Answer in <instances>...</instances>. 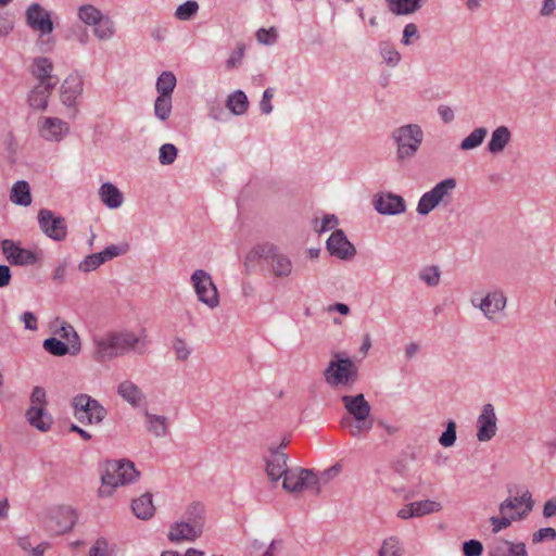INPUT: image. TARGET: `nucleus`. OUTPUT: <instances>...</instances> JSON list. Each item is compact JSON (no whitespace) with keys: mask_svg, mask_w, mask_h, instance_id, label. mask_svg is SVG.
Segmentation results:
<instances>
[{"mask_svg":"<svg viewBox=\"0 0 556 556\" xmlns=\"http://www.w3.org/2000/svg\"><path fill=\"white\" fill-rule=\"evenodd\" d=\"M146 348V336H138L130 330H111L93 338V358L98 362H108L130 351L142 354Z\"/></svg>","mask_w":556,"mask_h":556,"instance_id":"1","label":"nucleus"},{"mask_svg":"<svg viewBox=\"0 0 556 556\" xmlns=\"http://www.w3.org/2000/svg\"><path fill=\"white\" fill-rule=\"evenodd\" d=\"M258 262H264L269 267L271 275L279 279L288 278L293 270L290 257L268 242L257 244L247 253L244 260L247 271H252Z\"/></svg>","mask_w":556,"mask_h":556,"instance_id":"2","label":"nucleus"},{"mask_svg":"<svg viewBox=\"0 0 556 556\" xmlns=\"http://www.w3.org/2000/svg\"><path fill=\"white\" fill-rule=\"evenodd\" d=\"M341 401L346 412L353 417L343 419V426L349 428L352 437L357 438L367 433L372 428V420L369 419L371 407L366 401L364 394L343 395Z\"/></svg>","mask_w":556,"mask_h":556,"instance_id":"3","label":"nucleus"},{"mask_svg":"<svg viewBox=\"0 0 556 556\" xmlns=\"http://www.w3.org/2000/svg\"><path fill=\"white\" fill-rule=\"evenodd\" d=\"M138 476L139 472L136 470L134 463L129 460L108 462L102 476L100 493L111 495L113 489L132 482Z\"/></svg>","mask_w":556,"mask_h":556,"instance_id":"4","label":"nucleus"},{"mask_svg":"<svg viewBox=\"0 0 556 556\" xmlns=\"http://www.w3.org/2000/svg\"><path fill=\"white\" fill-rule=\"evenodd\" d=\"M391 138L396 146V157L404 161L417 153L424 140V131L417 124H407L395 128Z\"/></svg>","mask_w":556,"mask_h":556,"instance_id":"5","label":"nucleus"},{"mask_svg":"<svg viewBox=\"0 0 556 556\" xmlns=\"http://www.w3.org/2000/svg\"><path fill=\"white\" fill-rule=\"evenodd\" d=\"M325 381L331 387L349 386L356 381L357 366L342 353L333 354L324 371Z\"/></svg>","mask_w":556,"mask_h":556,"instance_id":"6","label":"nucleus"},{"mask_svg":"<svg viewBox=\"0 0 556 556\" xmlns=\"http://www.w3.org/2000/svg\"><path fill=\"white\" fill-rule=\"evenodd\" d=\"M456 179L452 177L445 178L440 182L435 184L432 189L425 192L420 197L417 203V213L419 215L426 216L439 205L450 204L452 193L456 188Z\"/></svg>","mask_w":556,"mask_h":556,"instance_id":"7","label":"nucleus"},{"mask_svg":"<svg viewBox=\"0 0 556 556\" xmlns=\"http://www.w3.org/2000/svg\"><path fill=\"white\" fill-rule=\"evenodd\" d=\"M47 395L41 387H35L30 394V405L25 413L28 424L40 432H48L53 419L47 409Z\"/></svg>","mask_w":556,"mask_h":556,"instance_id":"8","label":"nucleus"},{"mask_svg":"<svg viewBox=\"0 0 556 556\" xmlns=\"http://www.w3.org/2000/svg\"><path fill=\"white\" fill-rule=\"evenodd\" d=\"M74 416L85 425H98L106 416V409L88 394H78L72 401Z\"/></svg>","mask_w":556,"mask_h":556,"instance_id":"9","label":"nucleus"},{"mask_svg":"<svg viewBox=\"0 0 556 556\" xmlns=\"http://www.w3.org/2000/svg\"><path fill=\"white\" fill-rule=\"evenodd\" d=\"M38 224L40 230L54 241H63L67 237V223L64 217L51 210L41 208L38 212Z\"/></svg>","mask_w":556,"mask_h":556,"instance_id":"10","label":"nucleus"},{"mask_svg":"<svg viewBox=\"0 0 556 556\" xmlns=\"http://www.w3.org/2000/svg\"><path fill=\"white\" fill-rule=\"evenodd\" d=\"M39 137L47 142H61L70 134L67 122L53 116H41L37 121Z\"/></svg>","mask_w":556,"mask_h":556,"instance_id":"11","label":"nucleus"},{"mask_svg":"<svg viewBox=\"0 0 556 556\" xmlns=\"http://www.w3.org/2000/svg\"><path fill=\"white\" fill-rule=\"evenodd\" d=\"M77 522L76 511L70 506H59L50 510L46 527L54 534L71 531Z\"/></svg>","mask_w":556,"mask_h":556,"instance_id":"12","label":"nucleus"},{"mask_svg":"<svg viewBox=\"0 0 556 556\" xmlns=\"http://www.w3.org/2000/svg\"><path fill=\"white\" fill-rule=\"evenodd\" d=\"M282 488L288 492H301L306 489L319 491L317 476L311 469H290L282 480Z\"/></svg>","mask_w":556,"mask_h":556,"instance_id":"13","label":"nucleus"},{"mask_svg":"<svg viewBox=\"0 0 556 556\" xmlns=\"http://www.w3.org/2000/svg\"><path fill=\"white\" fill-rule=\"evenodd\" d=\"M497 418L494 407L491 403L482 406L477 419V439L480 442L492 440L497 431Z\"/></svg>","mask_w":556,"mask_h":556,"instance_id":"14","label":"nucleus"},{"mask_svg":"<svg viewBox=\"0 0 556 556\" xmlns=\"http://www.w3.org/2000/svg\"><path fill=\"white\" fill-rule=\"evenodd\" d=\"M326 248L331 256L348 261L356 254L355 247L350 242L343 230H334L326 242Z\"/></svg>","mask_w":556,"mask_h":556,"instance_id":"15","label":"nucleus"},{"mask_svg":"<svg viewBox=\"0 0 556 556\" xmlns=\"http://www.w3.org/2000/svg\"><path fill=\"white\" fill-rule=\"evenodd\" d=\"M506 303L507 299L501 290L489 292L480 302H477L476 299H471L472 306L479 308L489 320L494 319L497 313L503 312L506 307Z\"/></svg>","mask_w":556,"mask_h":556,"instance_id":"16","label":"nucleus"},{"mask_svg":"<svg viewBox=\"0 0 556 556\" xmlns=\"http://www.w3.org/2000/svg\"><path fill=\"white\" fill-rule=\"evenodd\" d=\"M375 210L382 215H399L406 211L405 200L392 192H381L372 201Z\"/></svg>","mask_w":556,"mask_h":556,"instance_id":"17","label":"nucleus"},{"mask_svg":"<svg viewBox=\"0 0 556 556\" xmlns=\"http://www.w3.org/2000/svg\"><path fill=\"white\" fill-rule=\"evenodd\" d=\"M286 445L282 443L279 447L270 450L269 455L266 458V473L270 481L276 482L280 478L285 479V476L289 473L287 465L288 456L282 452Z\"/></svg>","mask_w":556,"mask_h":556,"instance_id":"18","label":"nucleus"},{"mask_svg":"<svg viewBox=\"0 0 556 556\" xmlns=\"http://www.w3.org/2000/svg\"><path fill=\"white\" fill-rule=\"evenodd\" d=\"M84 92V78L78 73L70 74L61 85V101L66 106H75Z\"/></svg>","mask_w":556,"mask_h":556,"instance_id":"19","label":"nucleus"},{"mask_svg":"<svg viewBox=\"0 0 556 556\" xmlns=\"http://www.w3.org/2000/svg\"><path fill=\"white\" fill-rule=\"evenodd\" d=\"M28 26L41 35L50 34L53 30V23L50 14L38 3H33L26 11Z\"/></svg>","mask_w":556,"mask_h":556,"instance_id":"20","label":"nucleus"},{"mask_svg":"<svg viewBox=\"0 0 556 556\" xmlns=\"http://www.w3.org/2000/svg\"><path fill=\"white\" fill-rule=\"evenodd\" d=\"M2 252L12 265H31L38 261L34 252L18 247L12 240H3Z\"/></svg>","mask_w":556,"mask_h":556,"instance_id":"21","label":"nucleus"},{"mask_svg":"<svg viewBox=\"0 0 556 556\" xmlns=\"http://www.w3.org/2000/svg\"><path fill=\"white\" fill-rule=\"evenodd\" d=\"M202 532V526L195 521H177L175 522L168 531V539L174 543H179L182 541H193L197 539Z\"/></svg>","mask_w":556,"mask_h":556,"instance_id":"22","label":"nucleus"},{"mask_svg":"<svg viewBox=\"0 0 556 556\" xmlns=\"http://www.w3.org/2000/svg\"><path fill=\"white\" fill-rule=\"evenodd\" d=\"M531 494L529 492L523 493L520 496H513L506 498L500 505V513L505 515L507 510H515L510 515H515L518 519L527 516L532 510Z\"/></svg>","mask_w":556,"mask_h":556,"instance_id":"23","label":"nucleus"},{"mask_svg":"<svg viewBox=\"0 0 556 556\" xmlns=\"http://www.w3.org/2000/svg\"><path fill=\"white\" fill-rule=\"evenodd\" d=\"M117 394L132 407H138L146 402L143 391L130 380H124L117 386Z\"/></svg>","mask_w":556,"mask_h":556,"instance_id":"24","label":"nucleus"},{"mask_svg":"<svg viewBox=\"0 0 556 556\" xmlns=\"http://www.w3.org/2000/svg\"><path fill=\"white\" fill-rule=\"evenodd\" d=\"M427 0H386L389 11L396 16L417 13Z\"/></svg>","mask_w":556,"mask_h":556,"instance_id":"25","label":"nucleus"},{"mask_svg":"<svg viewBox=\"0 0 556 556\" xmlns=\"http://www.w3.org/2000/svg\"><path fill=\"white\" fill-rule=\"evenodd\" d=\"M510 139L511 132L508 127L500 126L492 131L486 149L491 154H498L504 151Z\"/></svg>","mask_w":556,"mask_h":556,"instance_id":"26","label":"nucleus"},{"mask_svg":"<svg viewBox=\"0 0 556 556\" xmlns=\"http://www.w3.org/2000/svg\"><path fill=\"white\" fill-rule=\"evenodd\" d=\"M53 64L47 58H38L34 61L33 73L39 80L38 85L48 86V83L53 81V87L56 85L58 79L52 76Z\"/></svg>","mask_w":556,"mask_h":556,"instance_id":"27","label":"nucleus"},{"mask_svg":"<svg viewBox=\"0 0 556 556\" xmlns=\"http://www.w3.org/2000/svg\"><path fill=\"white\" fill-rule=\"evenodd\" d=\"M53 88V81L48 83V86H35L28 94V103L30 108L35 110H45L48 105V99Z\"/></svg>","mask_w":556,"mask_h":556,"instance_id":"28","label":"nucleus"},{"mask_svg":"<svg viewBox=\"0 0 556 556\" xmlns=\"http://www.w3.org/2000/svg\"><path fill=\"white\" fill-rule=\"evenodd\" d=\"M102 203L109 208H117L123 204L124 197L119 189L111 182H104L99 189Z\"/></svg>","mask_w":556,"mask_h":556,"instance_id":"29","label":"nucleus"},{"mask_svg":"<svg viewBox=\"0 0 556 556\" xmlns=\"http://www.w3.org/2000/svg\"><path fill=\"white\" fill-rule=\"evenodd\" d=\"M491 556H528L526 545L523 543H511L509 541L497 542L492 552Z\"/></svg>","mask_w":556,"mask_h":556,"instance_id":"30","label":"nucleus"},{"mask_svg":"<svg viewBox=\"0 0 556 556\" xmlns=\"http://www.w3.org/2000/svg\"><path fill=\"white\" fill-rule=\"evenodd\" d=\"M226 108L237 116H242L248 112L249 99L244 91L236 90L228 94L226 100Z\"/></svg>","mask_w":556,"mask_h":556,"instance_id":"31","label":"nucleus"},{"mask_svg":"<svg viewBox=\"0 0 556 556\" xmlns=\"http://www.w3.org/2000/svg\"><path fill=\"white\" fill-rule=\"evenodd\" d=\"M10 200L21 206H28L31 204V194L28 182L21 180L12 186L10 192Z\"/></svg>","mask_w":556,"mask_h":556,"instance_id":"32","label":"nucleus"},{"mask_svg":"<svg viewBox=\"0 0 556 556\" xmlns=\"http://www.w3.org/2000/svg\"><path fill=\"white\" fill-rule=\"evenodd\" d=\"M378 53L382 58L383 62L390 67L397 66L402 59L394 45L388 40H381L378 43Z\"/></svg>","mask_w":556,"mask_h":556,"instance_id":"33","label":"nucleus"},{"mask_svg":"<svg viewBox=\"0 0 556 556\" xmlns=\"http://www.w3.org/2000/svg\"><path fill=\"white\" fill-rule=\"evenodd\" d=\"M132 510L135 515L140 519H149L154 514V506L152 496L150 494H143L140 497L134 500Z\"/></svg>","mask_w":556,"mask_h":556,"instance_id":"34","label":"nucleus"},{"mask_svg":"<svg viewBox=\"0 0 556 556\" xmlns=\"http://www.w3.org/2000/svg\"><path fill=\"white\" fill-rule=\"evenodd\" d=\"M176 84L177 79L174 73L165 71L157 77L155 88L160 97L172 98Z\"/></svg>","mask_w":556,"mask_h":556,"instance_id":"35","label":"nucleus"},{"mask_svg":"<svg viewBox=\"0 0 556 556\" xmlns=\"http://www.w3.org/2000/svg\"><path fill=\"white\" fill-rule=\"evenodd\" d=\"M58 333L62 339L66 340L67 344L71 345L72 355H76L80 352L79 337L72 325L61 323Z\"/></svg>","mask_w":556,"mask_h":556,"instance_id":"36","label":"nucleus"},{"mask_svg":"<svg viewBox=\"0 0 556 556\" xmlns=\"http://www.w3.org/2000/svg\"><path fill=\"white\" fill-rule=\"evenodd\" d=\"M208 276L206 271L202 269L195 270L191 276V283L198 295V299L205 304H208L207 290L205 285Z\"/></svg>","mask_w":556,"mask_h":556,"instance_id":"37","label":"nucleus"},{"mask_svg":"<svg viewBox=\"0 0 556 556\" xmlns=\"http://www.w3.org/2000/svg\"><path fill=\"white\" fill-rule=\"evenodd\" d=\"M488 135L485 127H478L473 129L459 144L460 150L469 151L480 147Z\"/></svg>","mask_w":556,"mask_h":556,"instance_id":"38","label":"nucleus"},{"mask_svg":"<svg viewBox=\"0 0 556 556\" xmlns=\"http://www.w3.org/2000/svg\"><path fill=\"white\" fill-rule=\"evenodd\" d=\"M92 27L93 34L99 40H109L115 34L114 22L105 15H103Z\"/></svg>","mask_w":556,"mask_h":556,"instance_id":"39","label":"nucleus"},{"mask_svg":"<svg viewBox=\"0 0 556 556\" xmlns=\"http://www.w3.org/2000/svg\"><path fill=\"white\" fill-rule=\"evenodd\" d=\"M78 18L88 26H93L104 15L92 4H83L77 10Z\"/></svg>","mask_w":556,"mask_h":556,"instance_id":"40","label":"nucleus"},{"mask_svg":"<svg viewBox=\"0 0 556 556\" xmlns=\"http://www.w3.org/2000/svg\"><path fill=\"white\" fill-rule=\"evenodd\" d=\"M403 548L399 538L389 536L383 540L378 551V556H402Z\"/></svg>","mask_w":556,"mask_h":556,"instance_id":"41","label":"nucleus"},{"mask_svg":"<svg viewBox=\"0 0 556 556\" xmlns=\"http://www.w3.org/2000/svg\"><path fill=\"white\" fill-rule=\"evenodd\" d=\"M148 430L155 437H164L167 433V420L164 416H157L147 413Z\"/></svg>","mask_w":556,"mask_h":556,"instance_id":"42","label":"nucleus"},{"mask_svg":"<svg viewBox=\"0 0 556 556\" xmlns=\"http://www.w3.org/2000/svg\"><path fill=\"white\" fill-rule=\"evenodd\" d=\"M414 509L416 518L439 513L442 509L441 503L432 500H422L414 502Z\"/></svg>","mask_w":556,"mask_h":556,"instance_id":"43","label":"nucleus"},{"mask_svg":"<svg viewBox=\"0 0 556 556\" xmlns=\"http://www.w3.org/2000/svg\"><path fill=\"white\" fill-rule=\"evenodd\" d=\"M172 98L157 96L154 101V115L160 121H166L172 113Z\"/></svg>","mask_w":556,"mask_h":556,"instance_id":"44","label":"nucleus"},{"mask_svg":"<svg viewBox=\"0 0 556 556\" xmlns=\"http://www.w3.org/2000/svg\"><path fill=\"white\" fill-rule=\"evenodd\" d=\"M199 11V4L197 1L189 0L178 5L175 11V17L179 21L192 20Z\"/></svg>","mask_w":556,"mask_h":556,"instance_id":"45","label":"nucleus"},{"mask_svg":"<svg viewBox=\"0 0 556 556\" xmlns=\"http://www.w3.org/2000/svg\"><path fill=\"white\" fill-rule=\"evenodd\" d=\"M43 348L47 352L55 356L71 354V345L55 338H49L43 341Z\"/></svg>","mask_w":556,"mask_h":556,"instance_id":"46","label":"nucleus"},{"mask_svg":"<svg viewBox=\"0 0 556 556\" xmlns=\"http://www.w3.org/2000/svg\"><path fill=\"white\" fill-rule=\"evenodd\" d=\"M178 154L177 148L172 143H164L159 150V161L162 165H170L174 163Z\"/></svg>","mask_w":556,"mask_h":556,"instance_id":"47","label":"nucleus"},{"mask_svg":"<svg viewBox=\"0 0 556 556\" xmlns=\"http://www.w3.org/2000/svg\"><path fill=\"white\" fill-rule=\"evenodd\" d=\"M456 439V424L454 420H448L445 430L439 438V443L443 447H451L455 444Z\"/></svg>","mask_w":556,"mask_h":556,"instance_id":"48","label":"nucleus"},{"mask_svg":"<svg viewBox=\"0 0 556 556\" xmlns=\"http://www.w3.org/2000/svg\"><path fill=\"white\" fill-rule=\"evenodd\" d=\"M440 269L438 266H427L419 273V278L429 287H435L440 281Z\"/></svg>","mask_w":556,"mask_h":556,"instance_id":"49","label":"nucleus"},{"mask_svg":"<svg viewBox=\"0 0 556 556\" xmlns=\"http://www.w3.org/2000/svg\"><path fill=\"white\" fill-rule=\"evenodd\" d=\"M256 40L264 46H273L277 42L278 33L275 27L260 28L255 34Z\"/></svg>","mask_w":556,"mask_h":556,"instance_id":"50","label":"nucleus"},{"mask_svg":"<svg viewBox=\"0 0 556 556\" xmlns=\"http://www.w3.org/2000/svg\"><path fill=\"white\" fill-rule=\"evenodd\" d=\"M173 350L178 361H187L191 355V348L188 345L186 340L181 338H175L173 340Z\"/></svg>","mask_w":556,"mask_h":556,"instance_id":"51","label":"nucleus"},{"mask_svg":"<svg viewBox=\"0 0 556 556\" xmlns=\"http://www.w3.org/2000/svg\"><path fill=\"white\" fill-rule=\"evenodd\" d=\"M103 264V258L99 253L90 254L84 258L78 265V269L83 273H89L97 269Z\"/></svg>","mask_w":556,"mask_h":556,"instance_id":"52","label":"nucleus"},{"mask_svg":"<svg viewBox=\"0 0 556 556\" xmlns=\"http://www.w3.org/2000/svg\"><path fill=\"white\" fill-rule=\"evenodd\" d=\"M245 53L244 43H239L226 61V67L232 70L241 65Z\"/></svg>","mask_w":556,"mask_h":556,"instance_id":"53","label":"nucleus"},{"mask_svg":"<svg viewBox=\"0 0 556 556\" xmlns=\"http://www.w3.org/2000/svg\"><path fill=\"white\" fill-rule=\"evenodd\" d=\"M517 520L515 515H502V517H491L490 522L492 525V530L494 533H497L506 528H508L513 521Z\"/></svg>","mask_w":556,"mask_h":556,"instance_id":"54","label":"nucleus"},{"mask_svg":"<svg viewBox=\"0 0 556 556\" xmlns=\"http://www.w3.org/2000/svg\"><path fill=\"white\" fill-rule=\"evenodd\" d=\"M128 251V245H110L106 247L103 251H101L99 254L103 258V263H105L109 260H112L116 256L123 255Z\"/></svg>","mask_w":556,"mask_h":556,"instance_id":"55","label":"nucleus"},{"mask_svg":"<svg viewBox=\"0 0 556 556\" xmlns=\"http://www.w3.org/2000/svg\"><path fill=\"white\" fill-rule=\"evenodd\" d=\"M89 556H110L108 541L104 538H99L91 546Z\"/></svg>","mask_w":556,"mask_h":556,"instance_id":"56","label":"nucleus"},{"mask_svg":"<svg viewBox=\"0 0 556 556\" xmlns=\"http://www.w3.org/2000/svg\"><path fill=\"white\" fill-rule=\"evenodd\" d=\"M482 551V543L477 540H469L463 544V553L465 556H480Z\"/></svg>","mask_w":556,"mask_h":556,"instance_id":"57","label":"nucleus"},{"mask_svg":"<svg viewBox=\"0 0 556 556\" xmlns=\"http://www.w3.org/2000/svg\"><path fill=\"white\" fill-rule=\"evenodd\" d=\"M274 97V89L267 88L264 90L260 101V110L263 114L268 115L273 112L271 99Z\"/></svg>","mask_w":556,"mask_h":556,"instance_id":"58","label":"nucleus"},{"mask_svg":"<svg viewBox=\"0 0 556 556\" xmlns=\"http://www.w3.org/2000/svg\"><path fill=\"white\" fill-rule=\"evenodd\" d=\"M556 538V530L551 527L542 528L535 531L532 535L533 543H541L546 540H554Z\"/></svg>","mask_w":556,"mask_h":556,"instance_id":"59","label":"nucleus"},{"mask_svg":"<svg viewBox=\"0 0 556 556\" xmlns=\"http://www.w3.org/2000/svg\"><path fill=\"white\" fill-rule=\"evenodd\" d=\"M341 471V465L334 464L333 466L323 470L317 477V484L319 482L328 483L330 480H332L334 477H337Z\"/></svg>","mask_w":556,"mask_h":556,"instance_id":"60","label":"nucleus"},{"mask_svg":"<svg viewBox=\"0 0 556 556\" xmlns=\"http://www.w3.org/2000/svg\"><path fill=\"white\" fill-rule=\"evenodd\" d=\"M415 37V38H418L419 37V34H418V28L417 26L414 24V23H408L404 26V29H403V37H402V40L401 42L404 45V46H408L410 45V39Z\"/></svg>","mask_w":556,"mask_h":556,"instance_id":"61","label":"nucleus"},{"mask_svg":"<svg viewBox=\"0 0 556 556\" xmlns=\"http://www.w3.org/2000/svg\"><path fill=\"white\" fill-rule=\"evenodd\" d=\"M14 28V21L8 14H0V37L8 36Z\"/></svg>","mask_w":556,"mask_h":556,"instance_id":"62","label":"nucleus"},{"mask_svg":"<svg viewBox=\"0 0 556 556\" xmlns=\"http://www.w3.org/2000/svg\"><path fill=\"white\" fill-rule=\"evenodd\" d=\"M339 220L336 215H325L321 219L320 228L318 229L319 232H325L328 230H331L338 225Z\"/></svg>","mask_w":556,"mask_h":556,"instance_id":"63","label":"nucleus"},{"mask_svg":"<svg viewBox=\"0 0 556 556\" xmlns=\"http://www.w3.org/2000/svg\"><path fill=\"white\" fill-rule=\"evenodd\" d=\"M543 516L545 518H551L556 516V496L549 498L545 502L543 506Z\"/></svg>","mask_w":556,"mask_h":556,"instance_id":"64","label":"nucleus"}]
</instances>
